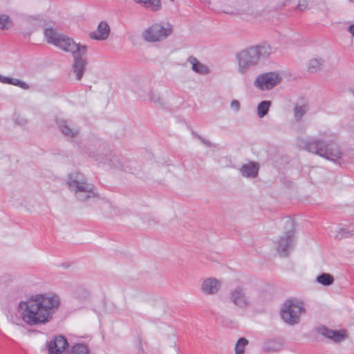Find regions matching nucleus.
I'll return each mask as SVG.
<instances>
[{
  "mask_svg": "<svg viewBox=\"0 0 354 354\" xmlns=\"http://www.w3.org/2000/svg\"><path fill=\"white\" fill-rule=\"evenodd\" d=\"M60 306L59 296L53 293L32 295L18 304L21 319L29 326L44 325L53 317Z\"/></svg>",
  "mask_w": 354,
  "mask_h": 354,
  "instance_id": "nucleus-1",
  "label": "nucleus"
},
{
  "mask_svg": "<svg viewBox=\"0 0 354 354\" xmlns=\"http://www.w3.org/2000/svg\"><path fill=\"white\" fill-rule=\"evenodd\" d=\"M271 54V47L268 44L251 46L241 50L236 55L238 71L245 75L251 67L255 66L261 59H266Z\"/></svg>",
  "mask_w": 354,
  "mask_h": 354,
  "instance_id": "nucleus-2",
  "label": "nucleus"
},
{
  "mask_svg": "<svg viewBox=\"0 0 354 354\" xmlns=\"http://www.w3.org/2000/svg\"><path fill=\"white\" fill-rule=\"evenodd\" d=\"M299 145L304 149L316 153L317 155L331 161H336L342 155L337 145L333 142H326L318 138L301 139Z\"/></svg>",
  "mask_w": 354,
  "mask_h": 354,
  "instance_id": "nucleus-3",
  "label": "nucleus"
},
{
  "mask_svg": "<svg viewBox=\"0 0 354 354\" xmlns=\"http://www.w3.org/2000/svg\"><path fill=\"white\" fill-rule=\"evenodd\" d=\"M284 227L286 230L285 234L281 236L277 241L276 249L277 253L281 257H287L291 250H293L295 232L294 221L290 218H285L282 220Z\"/></svg>",
  "mask_w": 354,
  "mask_h": 354,
  "instance_id": "nucleus-4",
  "label": "nucleus"
},
{
  "mask_svg": "<svg viewBox=\"0 0 354 354\" xmlns=\"http://www.w3.org/2000/svg\"><path fill=\"white\" fill-rule=\"evenodd\" d=\"M44 36L49 44H52L64 51L72 50L75 48L76 43L65 35L59 33L52 27L44 29Z\"/></svg>",
  "mask_w": 354,
  "mask_h": 354,
  "instance_id": "nucleus-5",
  "label": "nucleus"
},
{
  "mask_svg": "<svg viewBox=\"0 0 354 354\" xmlns=\"http://www.w3.org/2000/svg\"><path fill=\"white\" fill-rule=\"evenodd\" d=\"M304 310L303 304L296 300H288L282 306L281 315L283 321L290 324L299 322V317Z\"/></svg>",
  "mask_w": 354,
  "mask_h": 354,
  "instance_id": "nucleus-6",
  "label": "nucleus"
},
{
  "mask_svg": "<svg viewBox=\"0 0 354 354\" xmlns=\"http://www.w3.org/2000/svg\"><path fill=\"white\" fill-rule=\"evenodd\" d=\"M68 52L72 53L73 55V72L75 74L77 80H80L84 75L87 64L85 58L87 53V46L80 44H76L75 48Z\"/></svg>",
  "mask_w": 354,
  "mask_h": 354,
  "instance_id": "nucleus-7",
  "label": "nucleus"
},
{
  "mask_svg": "<svg viewBox=\"0 0 354 354\" xmlns=\"http://www.w3.org/2000/svg\"><path fill=\"white\" fill-rule=\"evenodd\" d=\"M172 32L170 25L166 27L158 24H155L146 29L142 33L143 39L147 41H158L165 39Z\"/></svg>",
  "mask_w": 354,
  "mask_h": 354,
  "instance_id": "nucleus-8",
  "label": "nucleus"
},
{
  "mask_svg": "<svg viewBox=\"0 0 354 354\" xmlns=\"http://www.w3.org/2000/svg\"><path fill=\"white\" fill-rule=\"evenodd\" d=\"M229 299L239 308L245 309L252 304L248 289L242 286H236L231 290Z\"/></svg>",
  "mask_w": 354,
  "mask_h": 354,
  "instance_id": "nucleus-9",
  "label": "nucleus"
},
{
  "mask_svg": "<svg viewBox=\"0 0 354 354\" xmlns=\"http://www.w3.org/2000/svg\"><path fill=\"white\" fill-rule=\"evenodd\" d=\"M281 80V77L277 72L265 73L257 77L254 85L261 91L270 90L279 84Z\"/></svg>",
  "mask_w": 354,
  "mask_h": 354,
  "instance_id": "nucleus-10",
  "label": "nucleus"
},
{
  "mask_svg": "<svg viewBox=\"0 0 354 354\" xmlns=\"http://www.w3.org/2000/svg\"><path fill=\"white\" fill-rule=\"evenodd\" d=\"M71 193L80 202H86L91 199L99 198V194L93 184L88 180L74 189Z\"/></svg>",
  "mask_w": 354,
  "mask_h": 354,
  "instance_id": "nucleus-11",
  "label": "nucleus"
},
{
  "mask_svg": "<svg viewBox=\"0 0 354 354\" xmlns=\"http://www.w3.org/2000/svg\"><path fill=\"white\" fill-rule=\"evenodd\" d=\"M221 286V281L214 277H208L202 281L201 290L205 295H214L220 291Z\"/></svg>",
  "mask_w": 354,
  "mask_h": 354,
  "instance_id": "nucleus-12",
  "label": "nucleus"
},
{
  "mask_svg": "<svg viewBox=\"0 0 354 354\" xmlns=\"http://www.w3.org/2000/svg\"><path fill=\"white\" fill-rule=\"evenodd\" d=\"M69 344L63 336H57L48 344L49 354H65Z\"/></svg>",
  "mask_w": 354,
  "mask_h": 354,
  "instance_id": "nucleus-13",
  "label": "nucleus"
},
{
  "mask_svg": "<svg viewBox=\"0 0 354 354\" xmlns=\"http://www.w3.org/2000/svg\"><path fill=\"white\" fill-rule=\"evenodd\" d=\"M87 181L88 179L84 174L78 171H73L68 174L66 184L69 191L72 192Z\"/></svg>",
  "mask_w": 354,
  "mask_h": 354,
  "instance_id": "nucleus-14",
  "label": "nucleus"
},
{
  "mask_svg": "<svg viewBox=\"0 0 354 354\" xmlns=\"http://www.w3.org/2000/svg\"><path fill=\"white\" fill-rule=\"evenodd\" d=\"M87 181L88 179L84 174L78 171H73L68 174L66 184L69 191L72 192Z\"/></svg>",
  "mask_w": 354,
  "mask_h": 354,
  "instance_id": "nucleus-15",
  "label": "nucleus"
},
{
  "mask_svg": "<svg viewBox=\"0 0 354 354\" xmlns=\"http://www.w3.org/2000/svg\"><path fill=\"white\" fill-rule=\"evenodd\" d=\"M57 124L62 133L68 138H75L79 134L78 127L69 120L59 119Z\"/></svg>",
  "mask_w": 354,
  "mask_h": 354,
  "instance_id": "nucleus-16",
  "label": "nucleus"
},
{
  "mask_svg": "<svg viewBox=\"0 0 354 354\" xmlns=\"http://www.w3.org/2000/svg\"><path fill=\"white\" fill-rule=\"evenodd\" d=\"M110 33V27L107 22L101 21L97 26L95 31L90 33V37L91 39L102 41L108 38Z\"/></svg>",
  "mask_w": 354,
  "mask_h": 354,
  "instance_id": "nucleus-17",
  "label": "nucleus"
},
{
  "mask_svg": "<svg viewBox=\"0 0 354 354\" xmlns=\"http://www.w3.org/2000/svg\"><path fill=\"white\" fill-rule=\"evenodd\" d=\"M319 333L323 336L333 340L334 342H340L345 338V332L330 330L326 326L319 328Z\"/></svg>",
  "mask_w": 354,
  "mask_h": 354,
  "instance_id": "nucleus-18",
  "label": "nucleus"
},
{
  "mask_svg": "<svg viewBox=\"0 0 354 354\" xmlns=\"http://www.w3.org/2000/svg\"><path fill=\"white\" fill-rule=\"evenodd\" d=\"M259 166L257 162H249L243 164L239 169L241 175L246 178H256L258 175Z\"/></svg>",
  "mask_w": 354,
  "mask_h": 354,
  "instance_id": "nucleus-19",
  "label": "nucleus"
},
{
  "mask_svg": "<svg viewBox=\"0 0 354 354\" xmlns=\"http://www.w3.org/2000/svg\"><path fill=\"white\" fill-rule=\"evenodd\" d=\"M283 342L281 339H272L266 341L263 345V351L267 353H272L282 350Z\"/></svg>",
  "mask_w": 354,
  "mask_h": 354,
  "instance_id": "nucleus-20",
  "label": "nucleus"
},
{
  "mask_svg": "<svg viewBox=\"0 0 354 354\" xmlns=\"http://www.w3.org/2000/svg\"><path fill=\"white\" fill-rule=\"evenodd\" d=\"M104 163L122 170H129V165H127V162H122V160L115 155H110V157L107 158Z\"/></svg>",
  "mask_w": 354,
  "mask_h": 354,
  "instance_id": "nucleus-21",
  "label": "nucleus"
},
{
  "mask_svg": "<svg viewBox=\"0 0 354 354\" xmlns=\"http://www.w3.org/2000/svg\"><path fill=\"white\" fill-rule=\"evenodd\" d=\"M187 62L191 64L192 69L195 73L202 75L207 74L208 73L207 66L201 63L196 57L191 56L187 59Z\"/></svg>",
  "mask_w": 354,
  "mask_h": 354,
  "instance_id": "nucleus-22",
  "label": "nucleus"
},
{
  "mask_svg": "<svg viewBox=\"0 0 354 354\" xmlns=\"http://www.w3.org/2000/svg\"><path fill=\"white\" fill-rule=\"evenodd\" d=\"M136 3L142 5L151 11L156 12L161 8L160 0H133Z\"/></svg>",
  "mask_w": 354,
  "mask_h": 354,
  "instance_id": "nucleus-23",
  "label": "nucleus"
},
{
  "mask_svg": "<svg viewBox=\"0 0 354 354\" xmlns=\"http://www.w3.org/2000/svg\"><path fill=\"white\" fill-rule=\"evenodd\" d=\"M308 110V104L306 102H302L296 103L293 109L295 120L300 121L303 116L307 113Z\"/></svg>",
  "mask_w": 354,
  "mask_h": 354,
  "instance_id": "nucleus-24",
  "label": "nucleus"
},
{
  "mask_svg": "<svg viewBox=\"0 0 354 354\" xmlns=\"http://www.w3.org/2000/svg\"><path fill=\"white\" fill-rule=\"evenodd\" d=\"M0 82L3 84H8L14 86H19L24 90H27L29 88V85L26 84L25 82H23L17 78H12L9 77H6L0 75Z\"/></svg>",
  "mask_w": 354,
  "mask_h": 354,
  "instance_id": "nucleus-25",
  "label": "nucleus"
},
{
  "mask_svg": "<svg viewBox=\"0 0 354 354\" xmlns=\"http://www.w3.org/2000/svg\"><path fill=\"white\" fill-rule=\"evenodd\" d=\"M324 64V59L321 57H315L309 60L308 64V71L314 73L321 71Z\"/></svg>",
  "mask_w": 354,
  "mask_h": 354,
  "instance_id": "nucleus-26",
  "label": "nucleus"
},
{
  "mask_svg": "<svg viewBox=\"0 0 354 354\" xmlns=\"http://www.w3.org/2000/svg\"><path fill=\"white\" fill-rule=\"evenodd\" d=\"M271 102L268 100L261 101L257 106V115L259 118H262L266 116L271 106Z\"/></svg>",
  "mask_w": 354,
  "mask_h": 354,
  "instance_id": "nucleus-27",
  "label": "nucleus"
},
{
  "mask_svg": "<svg viewBox=\"0 0 354 354\" xmlns=\"http://www.w3.org/2000/svg\"><path fill=\"white\" fill-rule=\"evenodd\" d=\"M148 96L149 100L153 102L156 106L159 107H164L166 104L165 100L162 98L160 95L153 91H149L148 92Z\"/></svg>",
  "mask_w": 354,
  "mask_h": 354,
  "instance_id": "nucleus-28",
  "label": "nucleus"
},
{
  "mask_svg": "<svg viewBox=\"0 0 354 354\" xmlns=\"http://www.w3.org/2000/svg\"><path fill=\"white\" fill-rule=\"evenodd\" d=\"M316 281L323 286H328L333 283L334 277L329 273H322L316 277Z\"/></svg>",
  "mask_w": 354,
  "mask_h": 354,
  "instance_id": "nucleus-29",
  "label": "nucleus"
},
{
  "mask_svg": "<svg viewBox=\"0 0 354 354\" xmlns=\"http://www.w3.org/2000/svg\"><path fill=\"white\" fill-rule=\"evenodd\" d=\"M69 354H90L88 346L84 344H76L72 346Z\"/></svg>",
  "mask_w": 354,
  "mask_h": 354,
  "instance_id": "nucleus-30",
  "label": "nucleus"
},
{
  "mask_svg": "<svg viewBox=\"0 0 354 354\" xmlns=\"http://www.w3.org/2000/svg\"><path fill=\"white\" fill-rule=\"evenodd\" d=\"M12 26V23L7 15L0 14V30H8Z\"/></svg>",
  "mask_w": 354,
  "mask_h": 354,
  "instance_id": "nucleus-31",
  "label": "nucleus"
},
{
  "mask_svg": "<svg viewBox=\"0 0 354 354\" xmlns=\"http://www.w3.org/2000/svg\"><path fill=\"white\" fill-rule=\"evenodd\" d=\"M248 341L244 337L239 338L235 345V354H244Z\"/></svg>",
  "mask_w": 354,
  "mask_h": 354,
  "instance_id": "nucleus-32",
  "label": "nucleus"
},
{
  "mask_svg": "<svg viewBox=\"0 0 354 354\" xmlns=\"http://www.w3.org/2000/svg\"><path fill=\"white\" fill-rule=\"evenodd\" d=\"M28 122V120L23 116L16 115L15 118V123L19 126H26Z\"/></svg>",
  "mask_w": 354,
  "mask_h": 354,
  "instance_id": "nucleus-33",
  "label": "nucleus"
},
{
  "mask_svg": "<svg viewBox=\"0 0 354 354\" xmlns=\"http://www.w3.org/2000/svg\"><path fill=\"white\" fill-rule=\"evenodd\" d=\"M351 235L350 232L345 229L339 228V231L338 232V234L336 235V238L338 239H341L343 237H348Z\"/></svg>",
  "mask_w": 354,
  "mask_h": 354,
  "instance_id": "nucleus-34",
  "label": "nucleus"
},
{
  "mask_svg": "<svg viewBox=\"0 0 354 354\" xmlns=\"http://www.w3.org/2000/svg\"><path fill=\"white\" fill-rule=\"evenodd\" d=\"M193 135H194L197 138H198L201 141V142L203 143L205 145H206L209 147H215V145L214 144H212L210 141L203 138L201 136H199L196 133H193Z\"/></svg>",
  "mask_w": 354,
  "mask_h": 354,
  "instance_id": "nucleus-35",
  "label": "nucleus"
},
{
  "mask_svg": "<svg viewBox=\"0 0 354 354\" xmlns=\"http://www.w3.org/2000/svg\"><path fill=\"white\" fill-rule=\"evenodd\" d=\"M308 0H299L297 4V9L302 11L304 10L308 6Z\"/></svg>",
  "mask_w": 354,
  "mask_h": 354,
  "instance_id": "nucleus-36",
  "label": "nucleus"
},
{
  "mask_svg": "<svg viewBox=\"0 0 354 354\" xmlns=\"http://www.w3.org/2000/svg\"><path fill=\"white\" fill-rule=\"evenodd\" d=\"M230 107L236 112H238L241 108L240 102L236 100H233L231 102Z\"/></svg>",
  "mask_w": 354,
  "mask_h": 354,
  "instance_id": "nucleus-37",
  "label": "nucleus"
},
{
  "mask_svg": "<svg viewBox=\"0 0 354 354\" xmlns=\"http://www.w3.org/2000/svg\"><path fill=\"white\" fill-rule=\"evenodd\" d=\"M348 31L353 35H354V25L352 24V25H350L349 27H348Z\"/></svg>",
  "mask_w": 354,
  "mask_h": 354,
  "instance_id": "nucleus-38",
  "label": "nucleus"
},
{
  "mask_svg": "<svg viewBox=\"0 0 354 354\" xmlns=\"http://www.w3.org/2000/svg\"><path fill=\"white\" fill-rule=\"evenodd\" d=\"M350 1H353V0H349Z\"/></svg>",
  "mask_w": 354,
  "mask_h": 354,
  "instance_id": "nucleus-39",
  "label": "nucleus"
}]
</instances>
